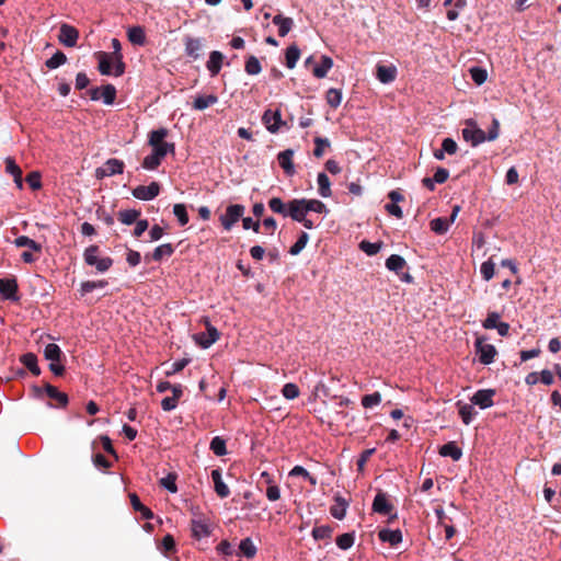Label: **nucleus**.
<instances>
[{"label":"nucleus","mask_w":561,"mask_h":561,"mask_svg":"<svg viewBox=\"0 0 561 561\" xmlns=\"http://www.w3.org/2000/svg\"><path fill=\"white\" fill-rule=\"evenodd\" d=\"M100 248L95 244L88 247L84 250L83 259L87 265L95 266L96 271L104 273L113 265V259L110 256L99 257Z\"/></svg>","instance_id":"1"},{"label":"nucleus","mask_w":561,"mask_h":561,"mask_svg":"<svg viewBox=\"0 0 561 561\" xmlns=\"http://www.w3.org/2000/svg\"><path fill=\"white\" fill-rule=\"evenodd\" d=\"M44 357L49 360V370L55 376H62L65 374V366L60 364L64 353L60 347L55 343H49L44 348Z\"/></svg>","instance_id":"2"},{"label":"nucleus","mask_w":561,"mask_h":561,"mask_svg":"<svg viewBox=\"0 0 561 561\" xmlns=\"http://www.w3.org/2000/svg\"><path fill=\"white\" fill-rule=\"evenodd\" d=\"M169 130L167 128H159L149 134V145L153 148L152 152L161 160L168 153L169 142L164 141Z\"/></svg>","instance_id":"3"},{"label":"nucleus","mask_w":561,"mask_h":561,"mask_svg":"<svg viewBox=\"0 0 561 561\" xmlns=\"http://www.w3.org/2000/svg\"><path fill=\"white\" fill-rule=\"evenodd\" d=\"M484 336H478L474 341L476 353L479 362L483 365H490L494 362L497 351L494 345L485 343Z\"/></svg>","instance_id":"4"},{"label":"nucleus","mask_w":561,"mask_h":561,"mask_svg":"<svg viewBox=\"0 0 561 561\" xmlns=\"http://www.w3.org/2000/svg\"><path fill=\"white\" fill-rule=\"evenodd\" d=\"M461 134L462 138L473 147L486 140L485 131L479 128L476 121L471 118L466 121V127L461 130Z\"/></svg>","instance_id":"5"},{"label":"nucleus","mask_w":561,"mask_h":561,"mask_svg":"<svg viewBox=\"0 0 561 561\" xmlns=\"http://www.w3.org/2000/svg\"><path fill=\"white\" fill-rule=\"evenodd\" d=\"M244 207L236 204L226 208V211L220 216V222L226 230H230L234 224L242 219L243 227L245 228V218H242Z\"/></svg>","instance_id":"6"},{"label":"nucleus","mask_w":561,"mask_h":561,"mask_svg":"<svg viewBox=\"0 0 561 561\" xmlns=\"http://www.w3.org/2000/svg\"><path fill=\"white\" fill-rule=\"evenodd\" d=\"M124 162L119 159L111 158L108 159L103 167L95 169V178L98 180H103L104 178L122 174L124 172Z\"/></svg>","instance_id":"7"},{"label":"nucleus","mask_w":561,"mask_h":561,"mask_svg":"<svg viewBox=\"0 0 561 561\" xmlns=\"http://www.w3.org/2000/svg\"><path fill=\"white\" fill-rule=\"evenodd\" d=\"M460 211V206L456 205L453 208L450 217H437L430 222L431 230L437 234H444L448 231L450 225L455 221L458 213Z\"/></svg>","instance_id":"8"},{"label":"nucleus","mask_w":561,"mask_h":561,"mask_svg":"<svg viewBox=\"0 0 561 561\" xmlns=\"http://www.w3.org/2000/svg\"><path fill=\"white\" fill-rule=\"evenodd\" d=\"M19 285L14 276L0 278V294L4 299L11 301H19L20 296L18 295Z\"/></svg>","instance_id":"9"},{"label":"nucleus","mask_w":561,"mask_h":561,"mask_svg":"<svg viewBox=\"0 0 561 561\" xmlns=\"http://www.w3.org/2000/svg\"><path fill=\"white\" fill-rule=\"evenodd\" d=\"M185 54L193 61L199 59L204 55V39L186 36L184 38Z\"/></svg>","instance_id":"10"},{"label":"nucleus","mask_w":561,"mask_h":561,"mask_svg":"<svg viewBox=\"0 0 561 561\" xmlns=\"http://www.w3.org/2000/svg\"><path fill=\"white\" fill-rule=\"evenodd\" d=\"M160 193V184L151 182L149 185H139L133 190V196L140 201H151Z\"/></svg>","instance_id":"11"},{"label":"nucleus","mask_w":561,"mask_h":561,"mask_svg":"<svg viewBox=\"0 0 561 561\" xmlns=\"http://www.w3.org/2000/svg\"><path fill=\"white\" fill-rule=\"evenodd\" d=\"M394 510V506L392 503L388 500V496L385 492L381 490H378L374 502H373V511L375 513H378L380 515H390L392 511Z\"/></svg>","instance_id":"12"},{"label":"nucleus","mask_w":561,"mask_h":561,"mask_svg":"<svg viewBox=\"0 0 561 561\" xmlns=\"http://www.w3.org/2000/svg\"><path fill=\"white\" fill-rule=\"evenodd\" d=\"M495 393L494 389H480L472 396L471 402L480 409L491 408L494 404L493 398Z\"/></svg>","instance_id":"13"},{"label":"nucleus","mask_w":561,"mask_h":561,"mask_svg":"<svg viewBox=\"0 0 561 561\" xmlns=\"http://www.w3.org/2000/svg\"><path fill=\"white\" fill-rule=\"evenodd\" d=\"M79 38V32L76 27L69 24H62L60 26L58 39L67 47H75Z\"/></svg>","instance_id":"14"},{"label":"nucleus","mask_w":561,"mask_h":561,"mask_svg":"<svg viewBox=\"0 0 561 561\" xmlns=\"http://www.w3.org/2000/svg\"><path fill=\"white\" fill-rule=\"evenodd\" d=\"M206 323H207V331L197 333L194 335V340L203 348L209 347L211 344H214L219 339L218 330L215 327L210 325L208 322H206Z\"/></svg>","instance_id":"15"},{"label":"nucleus","mask_w":561,"mask_h":561,"mask_svg":"<svg viewBox=\"0 0 561 561\" xmlns=\"http://www.w3.org/2000/svg\"><path fill=\"white\" fill-rule=\"evenodd\" d=\"M262 119H263L267 130L271 131L272 134L277 133L283 125H286V123L282 121L279 111H275V112L266 111L264 113Z\"/></svg>","instance_id":"16"},{"label":"nucleus","mask_w":561,"mask_h":561,"mask_svg":"<svg viewBox=\"0 0 561 561\" xmlns=\"http://www.w3.org/2000/svg\"><path fill=\"white\" fill-rule=\"evenodd\" d=\"M294 158V150L293 149H286L277 154V161L279 167L284 170L286 175L291 176L295 174V165L293 162Z\"/></svg>","instance_id":"17"},{"label":"nucleus","mask_w":561,"mask_h":561,"mask_svg":"<svg viewBox=\"0 0 561 561\" xmlns=\"http://www.w3.org/2000/svg\"><path fill=\"white\" fill-rule=\"evenodd\" d=\"M289 217L295 221L304 220V217L307 215V209L305 205V198L300 199H291L289 201V208H288Z\"/></svg>","instance_id":"18"},{"label":"nucleus","mask_w":561,"mask_h":561,"mask_svg":"<svg viewBox=\"0 0 561 561\" xmlns=\"http://www.w3.org/2000/svg\"><path fill=\"white\" fill-rule=\"evenodd\" d=\"M44 391L51 400H55L57 402L55 407H57V408H66L67 407V404L69 402L67 393L59 391L57 389V387H55L48 382L45 383Z\"/></svg>","instance_id":"19"},{"label":"nucleus","mask_w":561,"mask_h":561,"mask_svg":"<svg viewBox=\"0 0 561 561\" xmlns=\"http://www.w3.org/2000/svg\"><path fill=\"white\" fill-rule=\"evenodd\" d=\"M348 505L350 503L347 500L342 497L340 494H336L334 496V504L330 507V514L334 518L342 520L346 515V510Z\"/></svg>","instance_id":"20"},{"label":"nucleus","mask_w":561,"mask_h":561,"mask_svg":"<svg viewBox=\"0 0 561 561\" xmlns=\"http://www.w3.org/2000/svg\"><path fill=\"white\" fill-rule=\"evenodd\" d=\"M191 528L192 536L198 540L208 537L211 533L210 526L202 519H192Z\"/></svg>","instance_id":"21"},{"label":"nucleus","mask_w":561,"mask_h":561,"mask_svg":"<svg viewBox=\"0 0 561 561\" xmlns=\"http://www.w3.org/2000/svg\"><path fill=\"white\" fill-rule=\"evenodd\" d=\"M377 79L382 83H390L397 77V69L393 66L378 65L376 68Z\"/></svg>","instance_id":"22"},{"label":"nucleus","mask_w":561,"mask_h":561,"mask_svg":"<svg viewBox=\"0 0 561 561\" xmlns=\"http://www.w3.org/2000/svg\"><path fill=\"white\" fill-rule=\"evenodd\" d=\"M378 538L382 542H388L391 546H397L402 541V533L400 529L391 530L388 528H383L379 530Z\"/></svg>","instance_id":"23"},{"label":"nucleus","mask_w":561,"mask_h":561,"mask_svg":"<svg viewBox=\"0 0 561 561\" xmlns=\"http://www.w3.org/2000/svg\"><path fill=\"white\" fill-rule=\"evenodd\" d=\"M95 57L99 61L98 69L101 72V75H103V76L112 75L113 57L105 51L95 53Z\"/></svg>","instance_id":"24"},{"label":"nucleus","mask_w":561,"mask_h":561,"mask_svg":"<svg viewBox=\"0 0 561 561\" xmlns=\"http://www.w3.org/2000/svg\"><path fill=\"white\" fill-rule=\"evenodd\" d=\"M222 61L224 55L220 51L214 50L210 53L206 67L213 77L219 73Z\"/></svg>","instance_id":"25"},{"label":"nucleus","mask_w":561,"mask_h":561,"mask_svg":"<svg viewBox=\"0 0 561 561\" xmlns=\"http://www.w3.org/2000/svg\"><path fill=\"white\" fill-rule=\"evenodd\" d=\"M5 171L13 175L14 182L19 188H22L23 181H22V170L21 168L15 163L14 159L11 157H8L5 159Z\"/></svg>","instance_id":"26"},{"label":"nucleus","mask_w":561,"mask_h":561,"mask_svg":"<svg viewBox=\"0 0 561 561\" xmlns=\"http://www.w3.org/2000/svg\"><path fill=\"white\" fill-rule=\"evenodd\" d=\"M438 453L440 456L450 457L455 461H458L462 456V450L456 445L455 442H449L443 445Z\"/></svg>","instance_id":"27"},{"label":"nucleus","mask_w":561,"mask_h":561,"mask_svg":"<svg viewBox=\"0 0 561 561\" xmlns=\"http://www.w3.org/2000/svg\"><path fill=\"white\" fill-rule=\"evenodd\" d=\"M273 23L278 26V35L280 37L286 36L294 25L293 19L285 18L282 14L275 15L273 18Z\"/></svg>","instance_id":"28"},{"label":"nucleus","mask_w":561,"mask_h":561,"mask_svg":"<svg viewBox=\"0 0 561 561\" xmlns=\"http://www.w3.org/2000/svg\"><path fill=\"white\" fill-rule=\"evenodd\" d=\"M20 362L34 375H41V368L37 364V356L34 353H26L20 357Z\"/></svg>","instance_id":"29"},{"label":"nucleus","mask_w":561,"mask_h":561,"mask_svg":"<svg viewBox=\"0 0 561 561\" xmlns=\"http://www.w3.org/2000/svg\"><path fill=\"white\" fill-rule=\"evenodd\" d=\"M128 41L134 45L142 46L146 43L145 30L141 26H131L127 31Z\"/></svg>","instance_id":"30"},{"label":"nucleus","mask_w":561,"mask_h":561,"mask_svg":"<svg viewBox=\"0 0 561 561\" xmlns=\"http://www.w3.org/2000/svg\"><path fill=\"white\" fill-rule=\"evenodd\" d=\"M211 479L215 484V491L218 496L221 499L227 497L230 493L229 488L224 483L221 479V473L219 470H213L211 471Z\"/></svg>","instance_id":"31"},{"label":"nucleus","mask_w":561,"mask_h":561,"mask_svg":"<svg viewBox=\"0 0 561 561\" xmlns=\"http://www.w3.org/2000/svg\"><path fill=\"white\" fill-rule=\"evenodd\" d=\"M129 499H130V504H131L133 508L136 512H139L141 514L142 518H145V519H152L153 518L152 511L149 507L145 506L140 502V500L137 496V494H135V493L129 494Z\"/></svg>","instance_id":"32"},{"label":"nucleus","mask_w":561,"mask_h":561,"mask_svg":"<svg viewBox=\"0 0 561 561\" xmlns=\"http://www.w3.org/2000/svg\"><path fill=\"white\" fill-rule=\"evenodd\" d=\"M268 207L273 213H276L278 215H282L284 217H289V202L284 203L282 198L279 197H273L268 201Z\"/></svg>","instance_id":"33"},{"label":"nucleus","mask_w":561,"mask_h":561,"mask_svg":"<svg viewBox=\"0 0 561 561\" xmlns=\"http://www.w3.org/2000/svg\"><path fill=\"white\" fill-rule=\"evenodd\" d=\"M405 265H407L405 260L401 255H398V254H392L386 260V267L389 271L397 273L398 275L405 267Z\"/></svg>","instance_id":"34"},{"label":"nucleus","mask_w":561,"mask_h":561,"mask_svg":"<svg viewBox=\"0 0 561 561\" xmlns=\"http://www.w3.org/2000/svg\"><path fill=\"white\" fill-rule=\"evenodd\" d=\"M141 211L137 209H125L117 213V219L124 225H133L140 217Z\"/></svg>","instance_id":"35"},{"label":"nucleus","mask_w":561,"mask_h":561,"mask_svg":"<svg viewBox=\"0 0 561 561\" xmlns=\"http://www.w3.org/2000/svg\"><path fill=\"white\" fill-rule=\"evenodd\" d=\"M173 253L174 247L171 243H164L153 250L151 259L156 262H160L163 257H170Z\"/></svg>","instance_id":"36"},{"label":"nucleus","mask_w":561,"mask_h":561,"mask_svg":"<svg viewBox=\"0 0 561 561\" xmlns=\"http://www.w3.org/2000/svg\"><path fill=\"white\" fill-rule=\"evenodd\" d=\"M107 285H108V283L105 279L85 280V282L81 283L79 291H80V295L83 297L87 294L93 291L94 289L104 288Z\"/></svg>","instance_id":"37"},{"label":"nucleus","mask_w":561,"mask_h":561,"mask_svg":"<svg viewBox=\"0 0 561 561\" xmlns=\"http://www.w3.org/2000/svg\"><path fill=\"white\" fill-rule=\"evenodd\" d=\"M333 60L329 56H322L321 64L317 65L312 72L316 78H324L328 71L332 68Z\"/></svg>","instance_id":"38"},{"label":"nucleus","mask_w":561,"mask_h":561,"mask_svg":"<svg viewBox=\"0 0 561 561\" xmlns=\"http://www.w3.org/2000/svg\"><path fill=\"white\" fill-rule=\"evenodd\" d=\"M217 101H218V99L214 94L199 95L194 100L193 108L203 111V110L214 105L215 103H217Z\"/></svg>","instance_id":"39"},{"label":"nucleus","mask_w":561,"mask_h":561,"mask_svg":"<svg viewBox=\"0 0 561 561\" xmlns=\"http://www.w3.org/2000/svg\"><path fill=\"white\" fill-rule=\"evenodd\" d=\"M457 405L459 408V415L462 422L467 425L470 424L473 416L477 415V411L474 410L473 405L461 402H458Z\"/></svg>","instance_id":"40"},{"label":"nucleus","mask_w":561,"mask_h":561,"mask_svg":"<svg viewBox=\"0 0 561 561\" xmlns=\"http://www.w3.org/2000/svg\"><path fill=\"white\" fill-rule=\"evenodd\" d=\"M318 186L319 194L322 197H330L332 195L330 179L323 172L318 174Z\"/></svg>","instance_id":"41"},{"label":"nucleus","mask_w":561,"mask_h":561,"mask_svg":"<svg viewBox=\"0 0 561 561\" xmlns=\"http://www.w3.org/2000/svg\"><path fill=\"white\" fill-rule=\"evenodd\" d=\"M286 67L289 69L295 68L299 57H300V49L297 45L293 44L286 49Z\"/></svg>","instance_id":"42"},{"label":"nucleus","mask_w":561,"mask_h":561,"mask_svg":"<svg viewBox=\"0 0 561 561\" xmlns=\"http://www.w3.org/2000/svg\"><path fill=\"white\" fill-rule=\"evenodd\" d=\"M14 244L18 247V248H28L35 252H41L42 251V245L39 243H37L36 241H34L33 239L26 237V236H20L18 237L15 240H14Z\"/></svg>","instance_id":"43"},{"label":"nucleus","mask_w":561,"mask_h":561,"mask_svg":"<svg viewBox=\"0 0 561 561\" xmlns=\"http://www.w3.org/2000/svg\"><path fill=\"white\" fill-rule=\"evenodd\" d=\"M66 62L67 56L61 50H57L49 59L45 61V66L48 69H56Z\"/></svg>","instance_id":"44"},{"label":"nucleus","mask_w":561,"mask_h":561,"mask_svg":"<svg viewBox=\"0 0 561 561\" xmlns=\"http://www.w3.org/2000/svg\"><path fill=\"white\" fill-rule=\"evenodd\" d=\"M101 98L107 105H112L116 99V88L113 84H105L101 88Z\"/></svg>","instance_id":"45"},{"label":"nucleus","mask_w":561,"mask_h":561,"mask_svg":"<svg viewBox=\"0 0 561 561\" xmlns=\"http://www.w3.org/2000/svg\"><path fill=\"white\" fill-rule=\"evenodd\" d=\"M355 541L354 533H345L336 537V546L342 550L352 548Z\"/></svg>","instance_id":"46"},{"label":"nucleus","mask_w":561,"mask_h":561,"mask_svg":"<svg viewBox=\"0 0 561 561\" xmlns=\"http://www.w3.org/2000/svg\"><path fill=\"white\" fill-rule=\"evenodd\" d=\"M209 448L216 456H224L227 454L226 440L220 436H215L211 439Z\"/></svg>","instance_id":"47"},{"label":"nucleus","mask_w":561,"mask_h":561,"mask_svg":"<svg viewBox=\"0 0 561 561\" xmlns=\"http://www.w3.org/2000/svg\"><path fill=\"white\" fill-rule=\"evenodd\" d=\"M333 534V528L329 525L317 526L312 529V537L316 540L330 539Z\"/></svg>","instance_id":"48"},{"label":"nucleus","mask_w":561,"mask_h":561,"mask_svg":"<svg viewBox=\"0 0 561 561\" xmlns=\"http://www.w3.org/2000/svg\"><path fill=\"white\" fill-rule=\"evenodd\" d=\"M309 240V234L307 232H301L298 237L297 241L290 247L289 253L291 255H298L306 247Z\"/></svg>","instance_id":"49"},{"label":"nucleus","mask_w":561,"mask_h":561,"mask_svg":"<svg viewBox=\"0 0 561 561\" xmlns=\"http://www.w3.org/2000/svg\"><path fill=\"white\" fill-rule=\"evenodd\" d=\"M381 248H382L381 241L373 243L367 240H363L359 243V249L369 256L376 255L380 251Z\"/></svg>","instance_id":"50"},{"label":"nucleus","mask_w":561,"mask_h":561,"mask_svg":"<svg viewBox=\"0 0 561 561\" xmlns=\"http://www.w3.org/2000/svg\"><path fill=\"white\" fill-rule=\"evenodd\" d=\"M289 476L290 477H304L305 479H307L310 482V484H312V485L317 484V478L311 476L302 466H295L289 471Z\"/></svg>","instance_id":"51"},{"label":"nucleus","mask_w":561,"mask_h":561,"mask_svg":"<svg viewBox=\"0 0 561 561\" xmlns=\"http://www.w3.org/2000/svg\"><path fill=\"white\" fill-rule=\"evenodd\" d=\"M327 102L331 107L336 108L342 101V93L337 89H329L325 95Z\"/></svg>","instance_id":"52"},{"label":"nucleus","mask_w":561,"mask_h":561,"mask_svg":"<svg viewBox=\"0 0 561 561\" xmlns=\"http://www.w3.org/2000/svg\"><path fill=\"white\" fill-rule=\"evenodd\" d=\"M494 270H495V264L492 261V259H489L488 261L483 262L480 267L482 278L486 282L492 279V277L494 276Z\"/></svg>","instance_id":"53"},{"label":"nucleus","mask_w":561,"mask_h":561,"mask_svg":"<svg viewBox=\"0 0 561 561\" xmlns=\"http://www.w3.org/2000/svg\"><path fill=\"white\" fill-rule=\"evenodd\" d=\"M305 205H306L307 213L314 211V213L322 214V213L328 211L325 204H323L319 199H306L305 198Z\"/></svg>","instance_id":"54"},{"label":"nucleus","mask_w":561,"mask_h":561,"mask_svg":"<svg viewBox=\"0 0 561 561\" xmlns=\"http://www.w3.org/2000/svg\"><path fill=\"white\" fill-rule=\"evenodd\" d=\"M282 394L287 400H294V399L299 397L300 390H299V388H298V386L296 383L288 382V383L283 386Z\"/></svg>","instance_id":"55"},{"label":"nucleus","mask_w":561,"mask_h":561,"mask_svg":"<svg viewBox=\"0 0 561 561\" xmlns=\"http://www.w3.org/2000/svg\"><path fill=\"white\" fill-rule=\"evenodd\" d=\"M173 214L181 226H185L188 222V215L184 204H175L173 206Z\"/></svg>","instance_id":"56"},{"label":"nucleus","mask_w":561,"mask_h":561,"mask_svg":"<svg viewBox=\"0 0 561 561\" xmlns=\"http://www.w3.org/2000/svg\"><path fill=\"white\" fill-rule=\"evenodd\" d=\"M314 145L316 147L313 149V156L316 158H321L324 153L325 148H329L331 144L328 138L316 137Z\"/></svg>","instance_id":"57"},{"label":"nucleus","mask_w":561,"mask_h":561,"mask_svg":"<svg viewBox=\"0 0 561 561\" xmlns=\"http://www.w3.org/2000/svg\"><path fill=\"white\" fill-rule=\"evenodd\" d=\"M471 79L477 83L478 85L483 84L486 81L488 72L485 69L480 67H472L470 69Z\"/></svg>","instance_id":"58"},{"label":"nucleus","mask_w":561,"mask_h":561,"mask_svg":"<svg viewBox=\"0 0 561 561\" xmlns=\"http://www.w3.org/2000/svg\"><path fill=\"white\" fill-rule=\"evenodd\" d=\"M454 9H449L446 13L449 21H455L459 16V10L465 9L467 0H453Z\"/></svg>","instance_id":"59"},{"label":"nucleus","mask_w":561,"mask_h":561,"mask_svg":"<svg viewBox=\"0 0 561 561\" xmlns=\"http://www.w3.org/2000/svg\"><path fill=\"white\" fill-rule=\"evenodd\" d=\"M500 318H501L500 313H497L495 311H491L488 313L486 318L483 320L482 327L485 330H492L495 327H497V324L501 322Z\"/></svg>","instance_id":"60"},{"label":"nucleus","mask_w":561,"mask_h":561,"mask_svg":"<svg viewBox=\"0 0 561 561\" xmlns=\"http://www.w3.org/2000/svg\"><path fill=\"white\" fill-rule=\"evenodd\" d=\"M381 402V394L379 392H373L362 398V404L364 408H373Z\"/></svg>","instance_id":"61"},{"label":"nucleus","mask_w":561,"mask_h":561,"mask_svg":"<svg viewBox=\"0 0 561 561\" xmlns=\"http://www.w3.org/2000/svg\"><path fill=\"white\" fill-rule=\"evenodd\" d=\"M161 159L153 152L145 157L142 168L147 170H156L161 164Z\"/></svg>","instance_id":"62"},{"label":"nucleus","mask_w":561,"mask_h":561,"mask_svg":"<svg viewBox=\"0 0 561 561\" xmlns=\"http://www.w3.org/2000/svg\"><path fill=\"white\" fill-rule=\"evenodd\" d=\"M176 474L175 473H169L167 477L162 478L160 480V484L165 488L171 493L178 492V486L175 484Z\"/></svg>","instance_id":"63"},{"label":"nucleus","mask_w":561,"mask_h":561,"mask_svg":"<svg viewBox=\"0 0 561 561\" xmlns=\"http://www.w3.org/2000/svg\"><path fill=\"white\" fill-rule=\"evenodd\" d=\"M257 488L262 491L263 488H268V484H273V478L267 470L260 472L259 479L256 480Z\"/></svg>","instance_id":"64"}]
</instances>
